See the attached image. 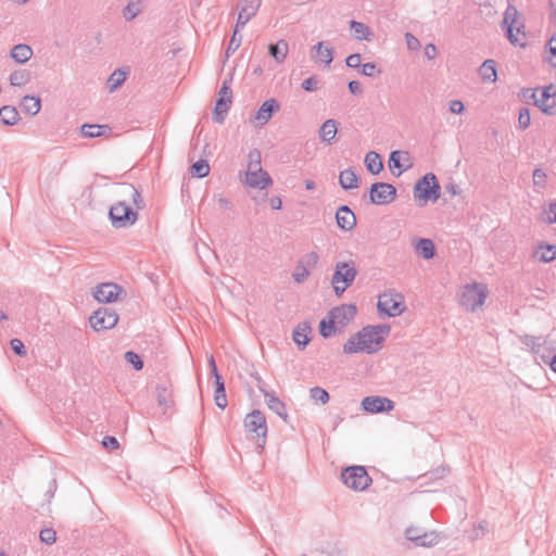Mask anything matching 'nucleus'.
Wrapping results in <instances>:
<instances>
[{
    "mask_svg": "<svg viewBox=\"0 0 556 556\" xmlns=\"http://www.w3.org/2000/svg\"><path fill=\"white\" fill-rule=\"evenodd\" d=\"M390 330L391 327L389 325L365 326L355 334L351 336L349 340L343 344V353H377L381 349V345Z\"/></svg>",
    "mask_w": 556,
    "mask_h": 556,
    "instance_id": "nucleus-1",
    "label": "nucleus"
},
{
    "mask_svg": "<svg viewBox=\"0 0 556 556\" xmlns=\"http://www.w3.org/2000/svg\"><path fill=\"white\" fill-rule=\"evenodd\" d=\"M518 18L517 8L508 2L501 22V28L513 46L525 48L527 46L526 25L523 22H519Z\"/></svg>",
    "mask_w": 556,
    "mask_h": 556,
    "instance_id": "nucleus-2",
    "label": "nucleus"
},
{
    "mask_svg": "<svg viewBox=\"0 0 556 556\" xmlns=\"http://www.w3.org/2000/svg\"><path fill=\"white\" fill-rule=\"evenodd\" d=\"M414 199L419 201V206L428 202H437L441 195V186L433 173H427L419 178L414 186Z\"/></svg>",
    "mask_w": 556,
    "mask_h": 556,
    "instance_id": "nucleus-3",
    "label": "nucleus"
},
{
    "mask_svg": "<svg viewBox=\"0 0 556 556\" xmlns=\"http://www.w3.org/2000/svg\"><path fill=\"white\" fill-rule=\"evenodd\" d=\"M357 269L352 261L338 262L331 278L334 294L341 296L343 292L354 282Z\"/></svg>",
    "mask_w": 556,
    "mask_h": 556,
    "instance_id": "nucleus-4",
    "label": "nucleus"
},
{
    "mask_svg": "<svg viewBox=\"0 0 556 556\" xmlns=\"http://www.w3.org/2000/svg\"><path fill=\"white\" fill-rule=\"evenodd\" d=\"M244 428L251 439H255L257 447L263 448L267 437V422L263 412L255 409L244 418Z\"/></svg>",
    "mask_w": 556,
    "mask_h": 556,
    "instance_id": "nucleus-5",
    "label": "nucleus"
},
{
    "mask_svg": "<svg viewBox=\"0 0 556 556\" xmlns=\"http://www.w3.org/2000/svg\"><path fill=\"white\" fill-rule=\"evenodd\" d=\"M109 218L114 228H127L138 220V212L125 201H117L110 207Z\"/></svg>",
    "mask_w": 556,
    "mask_h": 556,
    "instance_id": "nucleus-6",
    "label": "nucleus"
},
{
    "mask_svg": "<svg viewBox=\"0 0 556 556\" xmlns=\"http://www.w3.org/2000/svg\"><path fill=\"white\" fill-rule=\"evenodd\" d=\"M486 295L488 292L485 286L477 282L468 283L464 287L460 293L459 304L466 309L475 312L483 305Z\"/></svg>",
    "mask_w": 556,
    "mask_h": 556,
    "instance_id": "nucleus-7",
    "label": "nucleus"
},
{
    "mask_svg": "<svg viewBox=\"0 0 556 556\" xmlns=\"http://www.w3.org/2000/svg\"><path fill=\"white\" fill-rule=\"evenodd\" d=\"M341 479L348 488L354 491L366 490L372 481L366 468L358 465L350 466L343 469L341 472Z\"/></svg>",
    "mask_w": 556,
    "mask_h": 556,
    "instance_id": "nucleus-8",
    "label": "nucleus"
},
{
    "mask_svg": "<svg viewBox=\"0 0 556 556\" xmlns=\"http://www.w3.org/2000/svg\"><path fill=\"white\" fill-rule=\"evenodd\" d=\"M377 308L380 314L389 317L400 316L405 308L403 296L399 293H382L378 298Z\"/></svg>",
    "mask_w": 556,
    "mask_h": 556,
    "instance_id": "nucleus-9",
    "label": "nucleus"
},
{
    "mask_svg": "<svg viewBox=\"0 0 556 556\" xmlns=\"http://www.w3.org/2000/svg\"><path fill=\"white\" fill-rule=\"evenodd\" d=\"M118 315L112 307H100L89 318L90 326L96 331L109 330L116 326Z\"/></svg>",
    "mask_w": 556,
    "mask_h": 556,
    "instance_id": "nucleus-10",
    "label": "nucleus"
},
{
    "mask_svg": "<svg viewBox=\"0 0 556 556\" xmlns=\"http://www.w3.org/2000/svg\"><path fill=\"white\" fill-rule=\"evenodd\" d=\"M396 199V188L389 182H374L369 188V201L375 205H387Z\"/></svg>",
    "mask_w": 556,
    "mask_h": 556,
    "instance_id": "nucleus-11",
    "label": "nucleus"
},
{
    "mask_svg": "<svg viewBox=\"0 0 556 556\" xmlns=\"http://www.w3.org/2000/svg\"><path fill=\"white\" fill-rule=\"evenodd\" d=\"M395 403L386 396L369 395L365 396L361 402V408L369 414H381L393 410Z\"/></svg>",
    "mask_w": 556,
    "mask_h": 556,
    "instance_id": "nucleus-12",
    "label": "nucleus"
},
{
    "mask_svg": "<svg viewBox=\"0 0 556 556\" xmlns=\"http://www.w3.org/2000/svg\"><path fill=\"white\" fill-rule=\"evenodd\" d=\"M280 110V104L275 98L267 99L262 103L256 113L251 116L250 122L255 127H263Z\"/></svg>",
    "mask_w": 556,
    "mask_h": 556,
    "instance_id": "nucleus-13",
    "label": "nucleus"
},
{
    "mask_svg": "<svg viewBox=\"0 0 556 556\" xmlns=\"http://www.w3.org/2000/svg\"><path fill=\"white\" fill-rule=\"evenodd\" d=\"M124 292L123 288L114 282H103L97 286L93 298L98 302L112 303L118 299V295Z\"/></svg>",
    "mask_w": 556,
    "mask_h": 556,
    "instance_id": "nucleus-14",
    "label": "nucleus"
},
{
    "mask_svg": "<svg viewBox=\"0 0 556 556\" xmlns=\"http://www.w3.org/2000/svg\"><path fill=\"white\" fill-rule=\"evenodd\" d=\"M357 314V307L354 304H342L330 309L328 317L333 318L338 326L345 327Z\"/></svg>",
    "mask_w": 556,
    "mask_h": 556,
    "instance_id": "nucleus-15",
    "label": "nucleus"
},
{
    "mask_svg": "<svg viewBox=\"0 0 556 556\" xmlns=\"http://www.w3.org/2000/svg\"><path fill=\"white\" fill-rule=\"evenodd\" d=\"M389 167L395 177H400L404 170L412 167L409 153L400 150L392 151L389 156Z\"/></svg>",
    "mask_w": 556,
    "mask_h": 556,
    "instance_id": "nucleus-16",
    "label": "nucleus"
},
{
    "mask_svg": "<svg viewBox=\"0 0 556 556\" xmlns=\"http://www.w3.org/2000/svg\"><path fill=\"white\" fill-rule=\"evenodd\" d=\"M552 86L540 90L539 99H535V105L545 114H556V92H552Z\"/></svg>",
    "mask_w": 556,
    "mask_h": 556,
    "instance_id": "nucleus-17",
    "label": "nucleus"
},
{
    "mask_svg": "<svg viewBox=\"0 0 556 556\" xmlns=\"http://www.w3.org/2000/svg\"><path fill=\"white\" fill-rule=\"evenodd\" d=\"M261 0H242L235 27L243 28L245 24L257 13Z\"/></svg>",
    "mask_w": 556,
    "mask_h": 556,
    "instance_id": "nucleus-18",
    "label": "nucleus"
},
{
    "mask_svg": "<svg viewBox=\"0 0 556 556\" xmlns=\"http://www.w3.org/2000/svg\"><path fill=\"white\" fill-rule=\"evenodd\" d=\"M337 226L343 231H350L356 226V216L348 205H341L336 212Z\"/></svg>",
    "mask_w": 556,
    "mask_h": 556,
    "instance_id": "nucleus-19",
    "label": "nucleus"
},
{
    "mask_svg": "<svg viewBox=\"0 0 556 556\" xmlns=\"http://www.w3.org/2000/svg\"><path fill=\"white\" fill-rule=\"evenodd\" d=\"M245 182L252 188L266 189L273 184L269 174L264 169L248 170Z\"/></svg>",
    "mask_w": 556,
    "mask_h": 556,
    "instance_id": "nucleus-20",
    "label": "nucleus"
},
{
    "mask_svg": "<svg viewBox=\"0 0 556 556\" xmlns=\"http://www.w3.org/2000/svg\"><path fill=\"white\" fill-rule=\"evenodd\" d=\"M258 389L263 393L268 408L275 414H277L283 420H287L288 413L286 404L279 397H277L274 392H269L262 388L261 386H258Z\"/></svg>",
    "mask_w": 556,
    "mask_h": 556,
    "instance_id": "nucleus-21",
    "label": "nucleus"
},
{
    "mask_svg": "<svg viewBox=\"0 0 556 556\" xmlns=\"http://www.w3.org/2000/svg\"><path fill=\"white\" fill-rule=\"evenodd\" d=\"M339 123L336 119L329 118L323 123L319 129V138L326 144L331 146L336 141Z\"/></svg>",
    "mask_w": 556,
    "mask_h": 556,
    "instance_id": "nucleus-22",
    "label": "nucleus"
},
{
    "mask_svg": "<svg viewBox=\"0 0 556 556\" xmlns=\"http://www.w3.org/2000/svg\"><path fill=\"white\" fill-rule=\"evenodd\" d=\"M311 326L308 323H300L293 330V340L295 344L303 350L311 341L308 334L311 333Z\"/></svg>",
    "mask_w": 556,
    "mask_h": 556,
    "instance_id": "nucleus-23",
    "label": "nucleus"
},
{
    "mask_svg": "<svg viewBox=\"0 0 556 556\" xmlns=\"http://www.w3.org/2000/svg\"><path fill=\"white\" fill-rule=\"evenodd\" d=\"M312 58L329 66L333 60V49L331 47H325L324 41H319L313 47Z\"/></svg>",
    "mask_w": 556,
    "mask_h": 556,
    "instance_id": "nucleus-24",
    "label": "nucleus"
},
{
    "mask_svg": "<svg viewBox=\"0 0 556 556\" xmlns=\"http://www.w3.org/2000/svg\"><path fill=\"white\" fill-rule=\"evenodd\" d=\"M339 185L344 190L358 188V177L353 168H346L339 175Z\"/></svg>",
    "mask_w": 556,
    "mask_h": 556,
    "instance_id": "nucleus-25",
    "label": "nucleus"
},
{
    "mask_svg": "<svg viewBox=\"0 0 556 556\" xmlns=\"http://www.w3.org/2000/svg\"><path fill=\"white\" fill-rule=\"evenodd\" d=\"M416 253L425 260H431L435 256V245L431 239L420 238L415 245Z\"/></svg>",
    "mask_w": 556,
    "mask_h": 556,
    "instance_id": "nucleus-26",
    "label": "nucleus"
},
{
    "mask_svg": "<svg viewBox=\"0 0 556 556\" xmlns=\"http://www.w3.org/2000/svg\"><path fill=\"white\" fill-rule=\"evenodd\" d=\"M231 100L218 98L215 103L212 119L214 123L223 124L230 109Z\"/></svg>",
    "mask_w": 556,
    "mask_h": 556,
    "instance_id": "nucleus-27",
    "label": "nucleus"
},
{
    "mask_svg": "<svg viewBox=\"0 0 556 556\" xmlns=\"http://www.w3.org/2000/svg\"><path fill=\"white\" fill-rule=\"evenodd\" d=\"M406 539L414 542L417 546H431L434 543L433 534H417V529L408 528L405 532Z\"/></svg>",
    "mask_w": 556,
    "mask_h": 556,
    "instance_id": "nucleus-28",
    "label": "nucleus"
},
{
    "mask_svg": "<svg viewBox=\"0 0 556 556\" xmlns=\"http://www.w3.org/2000/svg\"><path fill=\"white\" fill-rule=\"evenodd\" d=\"M11 58L21 64L26 63L33 55V49L28 45H15L10 52Z\"/></svg>",
    "mask_w": 556,
    "mask_h": 556,
    "instance_id": "nucleus-29",
    "label": "nucleus"
},
{
    "mask_svg": "<svg viewBox=\"0 0 556 556\" xmlns=\"http://www.w3.org/2000/svg\"><path fill=\"white\" fill-rule=\"evenodd\" d=\"M364 162L366 169L372 175H378L383 169L381 156L375 151L368 152L365 155Z\"/></svg>",
    "mask_w": 556,
    "mask_h": 556,
    "instance_id": "nucleus-30",
    "label": "nucleus"
},
{
    "mask_svg": "<svg viewBox=\"0 0 556 556\" xmlns=\"http://www.w3.org/2000/svg\"><path fill=\"white\" fill-rule=\"evenodd\" d=\"M121 188L122 194L130 197L137 210H142L144 207V201L139 189L131 184H122Z\"/></svg>",
    "mask_w": 556,
    "mask_h": 556,
    "instance_id": "nucleus-31",
    "label": "nucleus"
},
{
    "mask_svg": "<svg viewBox=\"0 0 556 556\" xmlns=\"http://www.w3.org/2000/svg\"><path fill=\"white\" fill-rule=\"evenodd\" d=\"M289 51L288 42L283 39L277 41L276 43H270L268 47L269 54L276 60L277 63H282Z\"/></svg>",
    "mask_w": 556,
    "mask_h": 556,
    "instance_id": "nucleus-32",
    "label": "nucleus"
},
{
    "mask_svg": "<svg viewBox=\"0 0 556 556\" xmlns=\"http://www.w3.org/2000/svg\"><path fill=\"white\" fill-rule=\"evenodd\" d=\"M479 74L484 81L495 83L497 79L496 63L494 60H485L480 68Z\"/></svg>",
    "mask_w": 556,
    "mask_h": 556,
    "instance_id": "nucleus-33",
    "label": "nucleus"
},
{
    "mask_svg": "<svg viewBox=\"0 0 556 556\" xmlns=\"http://www.w3.org/2000/svg\"><path fill=\"white\" fill-rule=\"evenodd\" d=\"M21 109L28 115L35 116L41 109V100L39 97L25 96L21 102Z\"/></svg>",
    "mask_w": 556,
    "mask_h": 556,
    "instance_id": "nucleus-34",
    "label": "nucleus"
},
{
    "mask_svg": "<svg viewBox=\"0 0 556 556\" xmlns=\"http://www.w3.org/2000/svg\"><path fill=\"white\" fill-rule=\"evenodd\" d=\"M350 28L356 40H370L372 36L370 28L362 22L355 20L350 21Z\"/></svg>",
    "mask_w": 556,
    "mask_h": 556,
    "instance_id": "nucleus-35",
    "label": "nucleus"
},
{
    "mask_svg": "<svg viewBox=\"0 0 556 556\" xmlns=\"http://www.w3.org/2000/svg\"><path fill=\"white\" fill-rule=\"evenodd\" d=\"M20 119L18 111L11 105L0 108V121L5 126H13Z\"/></svg>",
    "mask_w": 556,
    "mask_h": 556,
    "instance_id": "nucleus-36",
    "label": "nucleus"
},
{
    "mask_svg": "<svg viewBox=\"0 0 556 556\" xmlns=\"http://www.w3.org/2000/svg\"><path fill=\"white\" fill-rule=\"evenodd\" d=\"M155 391L157 404L163 408V413L165 414L167 408L173 404L172 392L163 384H157Z\"/></svg>",
    "mask_w": 556,
    "mask_h": 556,
    "instance_id": "nucleus-37",
    "label": "nucleus"
},
{
    "mask_svg": "<svg viewBox=\"0 0 556 556\" xmlns=\"http://www.w3.org/2000/svg\"><path fill=\"white\" fill-rule=\"evenodd\" d=\"M106 125L84 124L80 127L81 136L85 138H98L105 134Z\"/></svg>",
    "mask_w": 556,
    "mask_h": 556,
    "instance_id": "nucleus-38",
    "label": "nucleus"
},
{
    "mask_svg": "<svg viewBox=\"0 0 556 556\" xmlns=\"http://www.w3.org/2000/svg\"><path fill=\"white\" fill-rule=\"evenodd\" d=\"M337 323L331 317L323 318L319 323V333L323 338L328 339L334 336L339 330Z\"/></svg>",
    "mask_w": 556,
    "mask_h": 556,
    "instance_id": "nucleus-39",
    "label": "nucleus"
},
{
    "mask_svg": "<svg viewBox=\"0 0 556 556\" xmlns=\"http://www.w3.org/2000/svg\"><path fill=\"white\" fill-rule=\"evenodd\" d=\"M215 392H214V401L217 407L224 409L226 408L228 402H227V395H226V389H225V382L223 380L214 381Z\"/></svg>",
    "mask_w": 556,
    "mask_h": 556,
    "instance_id": "nucleus-40",
    "label": "nucleus"
},
{
    "mask_svg": "<svg viewBox=\"0 0 556 556\" xmlns=\"http://www.w3.org/2000/svg\"><path fill=\"white\" fill-rule=\"evenodd\" d=\"M539 249L542 250V253L538 255L535 252V257L543 263H549L556 260V245L549 243H540Z\"/></svg>",
    "mask_w": 556,
    "mask_h": 556,
    "instance_id": "nucleus-41",
    "label": "nucleus"
},
{
    "mask_svg": "<svg viewBox=\"0 0 556 556\" xmlns=\"http://www.w3.org/2000/svg\"><path fill=\"white\" fill-rule=\"evenodd\" d=\"M127 72L123 68L115 70L108 79V87L111 92L117 90L126 80Z\"/></svg>",
    "mask_w": 556,
    "mask_h": 556,
    "instance_id": "nucleus-42",
    "label": "nucleus"
},
{
    "mask_svg": "<svg viewBox=\"0 0 556 556\" xmlns=\"http://www.w3.org/2000/svg\"><path fill=\"white\" fill-rule=\"evenodd\" d=\"M30 72L27 70H17L11 73L10 84L14 87H22L30 81Z\"/></svg>",
    "mask_w": 556,
    "mask_h": 556,
    "instance_id": "nucleus-43",
    "label": "nucleus"
},
{
    "mask_svg": "<svg viewBox=\"0 0 556 556\" xmlns=\"http://www.w3.org/2000/svg\"><path fill=\"white\" fill-rule=\"evenodd\" d=\"M190 172L197 178H204L210 174V165L207 161L200 159L191 165Z\"/></svg>",
    "mask_w": 556,
    "mask_h": 556,
    "instance_id": "nucleus-44",
    "label": "nucleus"
},
{
    "mask_svg": "<svg viewBox=\"0 0 556 556\" xmlns=\"http://www.w3.org/2000/svg\"><path fill=\"white\" fill-rule=\"evenodd\" d=\"M544 59L553 67H556V31L552 35V37L547 41Z\"/></svg>",
    "mask_w": 556,
    "mask_h": 556,
    "instance_id": "nucleus-45",
    "label": "nucleus"
},
{
    "mask_svg": "<svg viewBox=\"0 0 556 556\" xmlns=\"http://www.w3.org/2000/svg\"><path fill=\"white\" fill-rule=\"evenodd\" d=\"M309 396L317 403L327 404L330 400V395L327 390L320 387H313L309 390Z\"/></svg>",
    "mask_w": 556,
    "mask_h": 556,
    "instance_id": "nucleus-46",
    "label": "nucleus"
},
{
    "mask_svg": "<svg viewBox=\"0 0 556 556\" xmlns=\"http://www.w3.org/2000/svg\"><path fill=\"white\" fill-rule=\"evenodd\" d=\"M239 31H240V28L235 27L233 34H232L230 41L228 43V47L226 49L227 58L230 56L232 53H235L241 45L242 36L239 34Z\"/></svg>",
    "mask_w": 556,
    "mask_h": 556,
    "instance_id": "nucleus-47",
    "label": "nucleus"
},
{
    "mask_svg": "<svg viewBox=\"0 0 556 556\" xmlns=\"http://www.w3.org/2000/svg\"><path fill=\"white\" fill-rule=\"evenodd\" d=\"M262 155L258 149H252L248 154V170L263 169L261 166Z\"/></svg>",
    "mask_w": 556,
    "mask_h": 556,
    "instance_id": "nucleus-48",
    "label": "nucleus"
},
{
    "mask_svg": "<svg viewBox=\"0 0 556 556\" xmlns=\"http://www.w3.org/2000/svg\"><path fill=\"white\" fill-rule=\"evenodd\" d=\"M309 274V269L303 264V262H299L292 274V278L295 282L302 283L308 278Z\"/></svg>",
    "mask_w": 556,
    "mask_h": 556,
    "instance_id": "nucleus-49",
    "label": "nucleus"
},
{
    "mask_svg": "<svg viewBox=\"0 0 556 556\" xmlns=\"http://www.w3.org/2000/svg\"><path fill=\"white\" fill-rule=\"evenodd\" d=\"M124 357L125 361L134 367V369L141 370L143 368V361L138 353L134 351H127Z\"/></svg>",
    "mask_w": 556,
    "mask_h": 556,
    "instance_id": "nucleus-50",
    "label": "nucleus"
},
{
    "mask_svg": "<svg viewBox=\"0 0 556 556\" xmlns=\"http://www.w3.org/2000/svg\"><path fill=\"white\" fill-rule=\"evenodd\" d=\"M450 472V468L447 466H439L435 469L424 475V478L427 480H441L446 477Z\"/></svg>",
    "mask_w": 556,
    "mask_h": 556,
    "instance_id": "nucleus-51",
    "label": "nucleus"
},
{
    "mask_svg": "<svg viewBox=\"0 0 556 556\" xmlns=\"http://www.w3.org/2000/svg\"><path fill=\"white\" fill-rule=\"evenodd\" d=\"M531 124L530 110L526 106L520 108L518 113V128L527 129Z\"/></svg>",
    "mask_w": 556,
    "mask_h": 556,
    "instance_id": "nucleus-52",
    "label": "nucleus"
},
{
    "mask_svg": "<svg viewBox=\"0 0 556 556\" xmlns=\"http://www.w3.org/2000/svg\"><path fill=\"white\" fill-rule=\"evenodd\" d=\"M140 13L139 3L130 2L123 10V16L126 21H132Z\"/></svg>",
    "mask_w": 556,
    "mask_h": 556,
    "instance_id": "nucleus-53",
    "label": "nucleus"
},
{
    "mask_svg": "<svg viewBox=\"0 0 556 556\" xmlns=\"http://www.w3.org/2000/svg\"><path fill=\"white\" fill-rule=\"evenodd\" d=\"M301 87L308 92L316 91L320 87V79L315 75L311 76L302 81Z\"/></svg>",
    "mask_w": 556,
    "mask_h": 556,
    "instance_id": "nucleus-54",
    "label": "nucleus"
},
{
    "mask_svg": "<svg viewBox=\"0 0 556 556\" xmlns=\"http://www.w3.org/2000/svg\"><path fill=\"white\" fill-rule=\"evenodd\" d=\"M362 75L367 77H375L376 75L381 74V70L378 68L375 62H367L363 64L359 68Z\"/></svg>",
    "mask_w": 556,
    "mask_h": 556,
    "instance_id": "nucleus-55",
    "label": "nucleus"
},
{
    "mask_svg": "<svg viewBox=\"0 0 556 556\" xmlns=\"http://www.w3.org/2000/svg\"><path fill=\"white\" fill-rule=\"evenodd\" d=\"M39 538H40V541L42 543H46L48 545H51L55 542L56 540V533L53 529L51 528H46V529H42L39 533Z\"/></svg>",
    "mask_w": 556,
    "mask_h": 556,
    "instance_id": "nucleus-56",
    "label": "nucleus"
},
{
    "mask_svg": "<svg viewBox=\"0 0 556 556\" xmlns=\"http://www.w3.org/2000/svg\"><path fill=\"white\" fill-rule=\"evenodd\" d=\"M546 173L542 168H535L533 170V184L535 187L545 188L546 186Z\"/></svg>",
    "mask_w": 556,
    "mask_h": 556,
    "instance_id": "nucleus-57",
    "label": "nucleus"
},
{
    "mask_svg": "<svg viewBox=\"0 0 556 556\" xmlns=\"http://www.w3.org/2000/svg\"><path fill=\"white\" fill-rule=\"evenodd\" d=\"M10 345H11V349L12 351L18 355V356H24L26 355V348L23 343L22 340L17 339V338H14L10 341Z\"/></svg>",
    "mask_w": 556,
    "mask_h": 556,
    "instance_id": "nucleus-58",
    "label": "nucleus"
},
{
    "mask_svg": "<svg viewBox=\"0 0 556 556\" xmlns=\"http://www.w3.org/2000/svg\"><path fill=\"white\" fill-rule=\"evenodd\" d=\"M319 261V255L316 252L307 253L300 262H303V264L309 269L314 268Z\"/></svg>",
    "mask_w": 556,
    "mask_h": 556,
    "instance_id": "nucleus-59",
    "label": "nucleus"
},
{
    "mask_svg": "<svg viewBox=\"0 0 556 556\" xmlns=\"http://www.w3.org/2000/svg\"><path fill=\"white\" fill-rule=\"evenodd\" d=\"M361 60H362V56L359 53H353V54H350L345 59V64L348 67L359 70L361 66L363 65V64H361Z\"/></svg>",
    "mask_w": 556,
    "mask_h": 556,
    "instance_id": "nucleus-60",
    "label": "nucleus"
},
{
    "mask_svg": "<svg viewBox=\"0 0 556 556\" xmlns=\"http://www.w3.org/2000/svg\"><path fill=\"white\" fill-rule=\"evenodd\" d=\"M218 98H223L225 100H231L232 101V90L228 84L227 80L223 81V85L218 92Z\"/></svg>",
    "mask_w": 556,
    "mask_h": 556,
    "instance_id": "nucleus-61",
    "label": "nucleus"
},
{
    "mask_svg": "<svg viewBox=\"0 0 556 556\" xmlns=\"http://www.w3.org/2000/svg\"><path fill=\"white\" fill-rule=\"evenodd\" d=\"M102 445L108 450H116L119 446L118 440L113 435H106L102 440Z\"/></svg>",
    "mask_w": 556,
    "mask_h": 556,
    "instance_id": "nucleus-62",
    "label": "nucleus"
},
{
    "mask_svg": "<svg viewBox=\"0 0 556 556\" xmlns=\"http://www.w3.org/2000/svg\"><path fill=\"white\" fill-rule=\"evenodd\" d=\"M405 41L409 50H417L420 48V41L410 33L405 34Z\"/></svg>",
    "mask_w": 556,
    "mask_h": 556,
    "instance_id": "nucleus-63",
    "label": "nucleus"
},
{
    "mask_svg": "<svg viewBox=\"0 0 556 556\" xmlns=\"http://www.w3.org/2000/svg\"><path fill=\"white\" fill-rule=\"evenodd\" d=\"M547 217L544 219L547 224H556V201L551 202L548 204V208L546 211Z\"/></svg>",
    "mask_w": 556,
    "mask_h": 556,
    "instance_id": "nucleus-64",
    "label": "nucleus"
}]
</instances>
